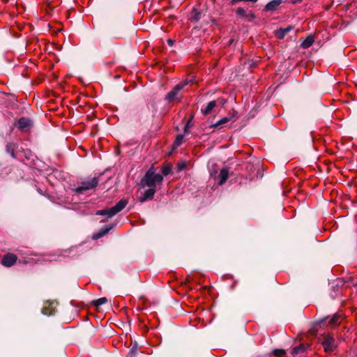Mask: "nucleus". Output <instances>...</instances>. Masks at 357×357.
Listing matches in <instances>:
<instances>
[{
	"label": "nucleus",
	"mask_w": 357,
	"mask_h": 357,
	"mask_svg": "<svg viewBox=\"0 0 357 357\" xmlns=\"http://www.w3.org/2000/svg\"><path fill=\"white\" fill-rule=\"evenodd\" d=\"M163 176L161 174H155L153 167H151L145 174V176L141 181L143 186H147L151 188H155L156 184H161Z\"/></svg>",
	"instance_id": "f257e3e1"
},
{
	"label": "nucleus",
	"mask_w": 357,
	"mask_h": 357,
	"mask_svg": "<svg viewBox=\"0 0 357 357\" xmlns=\"http://www.w3.org/2000/svg\"><path fill=\"white\" fill-rule=\"evenodd\" d=\"M193 82V79H185L176 84L172 91H170L166 96V100L168 101L177 100L180 102L181 100V96L180 91L184 88V86Z\"/></svg>",
	"instance_id": "f03ea898"
},
{
	"label": "nucleus",
	"mask_w": 357,
	"mask_h": 357,
	"mask_svg": "<svg viewBox=\"0 0 357 357\" xmlns=\"http://www.w3.org/2000/svg\"><path fill=\"white\" fill-rule=\"evenodd\" d=\"M128 202L125 199L120 200L115 206L105 210H100L96 212V215H107L112 218L116 213L122 211L127 205Z\"/></svg>",
	"instance_id": "7ed1b4c3"
},
{
	"label": "nucleus",
	"mask_w": 357,
	"mask_h": 357,
	"mask_svg": "<svg viewBox=\"0 0 357 357\" xmlns=\"http://www.w3.org/2000/svg\"><path fill=\"white\" fill-rule=\"evenodd\" d=\"M321 344L326 353L333 352L337 347L335 340L330 334L324 335Z\"/></svg>",
	"instance_id": "20e7f679"
},
{
	"label": "nucleus",
	"mask_w": 357,
	"mask_h": 357,
	"mask_svg": "<svg viewBox=\"0 0 357 357\" xmlns=\"http://www.w3.org/2000/svg\"><path fill=\"white\" fill-rule=\"evenodd\" d=\"M218 172L216 171H211V176L213 177L214 180L218 183V185H223L229 177V169L227 167L222 168L218 175H215Z\"/></svg>",
	"instance_id": "39448f33"
},
{
	"label": "nucleus",
	"mask_w": 357,
	"mask_h": 357,
	"mask_svg": "<svg viewBox=\"0 0 357 357\" xmlns=\"http://www.w3.org/2000/svg\"><path fill=\"white\" fill-rule=\"evenodd\" d=\"M98 180L96 178H93L90 180L83 181L80 186L75 188V192L77 193H82L85 190H91L94 188L98 185Z\"/></svg>",
	"instance_id": "423d86ee"
},
{
	"label": "nucleus",
	"mask_w": 357,
	"mask_h": 357,
	"mask_svg": "<svg viewBox=\"0 0 357 357\" xmlns=\"http://www.w3.org/2000/svg\"><path fill=\"white\" fill-rule=\"evenodd\" d=\"M17 257L14 254H7L1 259V264L6 267H10L17 261Z\"/></svg>",
	"instance_id": "0eeeda50"
},
{
	"label": "nucleus",
	"mask_w": 357,
	"mask_h": 357,
	"mask_svg": "<svg viewBox=\"0 0 357 357\" xmlns=\"http://www.w3.org/2000/svg\"><path fill=\"white\" fill-rule=\"evenodd\" d=\"M155 192H156L155 188H149L148 190L144 191L143 195L139 197V202L142 203L147 200L152 199L154 197Z\"/></svg>",
	"instance_id": "6e6552de"
},
{
	"label": "nucleus",
	"mask_w": 357,
	"mask_h": 357,
	"mask_svg": "<svg viewBox=\"0 0 357 357\" xmlns=\"http://www.w3.org/2000/svg\"><path fill=\"white\" fill-rule=\"evenodd\" d=\"M236 13L241 17L247 18L248 21H252L255 17V15L252 12L247 13L243 8H238L236 10Z\"/></svg>",
	"instance_id": "1a4fd4ad"
},
{
	"label": "nucleus",
	"mask_w": 357,
	"mask_h": 357,
	"mask_svg": "<svg viewBox=\"0 0 357 357\" xmlns=\"http://www.w3.org/2000/svg\"><path fill=\"white\" fill-rule=\"evenodd\" d=\"M281 3L282 0H272L265 6L264 10L275 11Z\"/></svg>",
	"instance_id": "9d476101"
},
{
	"label": "nucleus",
	"mask_w": 357,
	"mask_h": 357,
	"mask_svg": "<svg viewBox=\"0 0 357 357\" xmlns=\"http://www.w3.org/2000/svg\"><path fill=\"white\" fill-rule=\"evenodd\" d=\"M216 105L217 102L215 100L211 101L207 104V105L204 108L202 109V112L204 115H208L213 111Z\"/></svg>",
	"instance_id": "9b49d317"
},
{
	"label": "nucleus",
	"mask_w": 357,
	"mask_h": 357,
	"mask_svg": "<svg viewBox=\"0 0 357 357\" xmlns=\"http://www.w3.org/2000/svg\"><path fill=\"white\" fill-rule=\"evenodd\" d=\"M234 115H231L229 116H226V117H224V118L221 119L220 120L217 121L215 123L211 125V128H217L218 126H222L225 123H228L229 121H234Z\"/></svg>",
	"instance_id": "f8f14e48"
},
{
	"label": "nucleus",
	"mask_w": 357,
	"mask_h": 357,
	"mask_svg": "<svg viewBox=\"0 0 357 357\" xmlns=\"http://www.w3.org/2000/svg\"><path fill=\"white\" fill-rule=\"evenodd\" d=\"M30 121L28 119L23 117L18 120L17 126L20 130H23L25 128H28L30 126Z\"/></svg>",
	"instance_id": "ddd939ff"
},
{
	"label": "nucleus",
	"mask_w": 357,
	"mask_h": 357,
	"mask_svg": "<svg viewBox=\"0 0 357 357\" xmlns=\"http://www.w3.org/2000/svg\"><path fill=\"white\" fill-rule=\"evenodd\" d=\"M314 41V37L310 35L301 43V47L304 49H307L312 45Z\"/></svg>",
	"instance_id": "4468645a"
},
{
	"label": "nucleus",
	"mask_w": 357,
	"mask_h": 357,
	"mask_svg": "<svg viewBox=\"0 0 357 357\" xmlns=\"http://www.w3.org/2000/svg\"><path fill=\"white\" fill-rule=\"evenodd\" d=\"M172 166L169 163H165L161 167V172L163 176H167L172 172Z\"/></svg>",
	"instance_id": "2eb2a0df"
},
{
	"label": "nucleus",
	"mask_w": 357,
	"mask_h": 357,
	"mask_svg": "<svg viewBox=\"0 0 357 357\" xmlns=\"http://www.w3.org/2000/svg\"><path fill=\"white\" fill-rule=\"evenodd\" d=\"M15 145L13 143H8L6 146V151L10 154L13 158H15Z\"/></svg>",
	"instance_id": "dca6fc26"
},
{
	"label": "nucleus",
	"mask_w": 357,
	"mask_h": 357,
	"mask_svg": "<svg viewBox=\"0 0 357 357\" xmlns=\"http://www.w3.org/2000/svg\"><path fill=\"white\" fill-rule=\"evenodd\" d=\"M291 30V26H289L287 28H284V29H281L280 31H278L277 33V37L278 38H283L284 37V36L289 33L290 31Z\"/></svg>",
	"instance_id": "f3484780"
},
{
	"label": "nucleus",
	"mask_w": 357,
	"mask_h": 357,
	"mask_svg": "<svg viewBox=\"0 0 357 357\" xmlns=\"http://www.w3.org/2000/svg\"><path fill=\"white\" fill-rule=\"evenodd\" d=\"M341 316L339 314H335L329 321V324L332 326H335L340 322Z\"/></svg>",
	"instance_id": "a211bd4d"
},
{
	"label": "nucleus",
	"mask_w": 357,
	"mask_h": 357,
	"mask_svg": "<svg viewBox=\"0 0 357 357\" xmlns=\"http://www.w3.org/2000/svg\"><path fill=\"white\" fill-rule=\"evenodd\" d=\"M107 301V299L105 297L100 298L97 300L93 301V303L95 306L99 307L103 304H105Z\"/></svg>",
	"instance_id": "6ab92c4d"
},
{
	"label": "nucleus",
	"mask_w": 357,
	"mask_h": 357,
	"mask_svg": "<svg viewBox=\"0 0 357 357\" xmlns=\"http://www.w3.org/2000/svg\"><path fill=\"white\" fill-rule=\"evenodd\" d=\"M305 345H303V344H301V345H299V346L296 347H294V348L293 351H292V354H293L294 355H297V354H298L299 353H301V352H302V351H305Z\"/></svg>",
	"instance_id": "aec40b11"
},
{
	"label": "nucleus",
	"mask_w": 357,
	"mask_h": 357,
	"mask_svg": "<svg viewBox=\"0 0 357 357\" xmlns=\"http://www.w3.org/2000/svg\"><path fill=\"white\" fill-rule=\"evenodd\" d=\"M273 353L277 357H282L286 352L284 349H275Z\"/></svg>",
	"instance_id": "412c9836"
},
{
	"label": "nucleus",
	"mask_w": 357,
	"mask_h": 357,
	"mask_svg": "<svg viewBox=\"0 0 357 357\" xmlns=\"http://www.w3.org/2000/svg\"><path fill=\"white\" fill-rule=\"evenodd\" d=\"M183 135H177L176 138V140H175V145L176 146H178L181 144V143L183 142Z\"/></svg>",
	"instance_id": "4be33fe9"
},
{
	"label": "nucleus",
	"mask_w": 357,
	"mask_h": 357,
	"mask_svg": "<svg viewBox=\"0 0 357 357\" xmlns=\"http://www.w3.org/2000/svg\"><path fill=\"white\" fill-rule=\"evenodd\" d=\"M109 231V229H106L105 230L100 231L95 237V238H98L102 236H103L105 234H106Z\"/></svg>",
	"instance_id": "5701e85b"
},
{
	"label": "nucleus",
	"mask_w": 357,
	"mask_h": 357,
	"mask_svg": "<svg viewBox=\"0 0 357 357\" xmlns=\"http://www.w3.org/2000/svg\"><path fill=\"white\" fill-rule=\"evenodd\" d=\"M137 352V348L133 347L130 349V352L128 354L129 357H133Z\"/></svg>",
	"instance_id": "b1692460"
},
{
	"label": "nucleus",
	"mask_w": 357,
	"mask_h": 357,
	"mask_svg": "<svg viewBox=\"0 0 357 357\" xmlns=\"http://www.w3.org/2000/svg\"><path fill=\"white\" fill-rule=\"evenodd\" d=\"M186 167V165L185 162H181V163H179L178 164V171H181L183 169H184Z\"/></svg>",
	"instance_id": "393cba45"
},
{
	"label": "nucleus",
	"mask_w": 357,
	"mask_h": 357,
	"mask_svg": "<svg viewBox=\"0 0 357 357\" xmlns=\"http://www.w3.org/2000/svg\"><path fill=\"white\" fill-rule=\"evenodd\" d=\"M258 0H233L232 1V3H234L236 1H250V2H252V3H255L257 2Z\"/></svg>",
	"instance_id": "a878e982"
},
{
	"label": "nucleus",
	"mask_w": 357,
	"mask_h": 357,
	"mask_svg": "<svg viewBox=\"0 0 357 357\" xmlns=\"http://www.w3.org/2000/svg\"><path fill=\"white\" fill-rule=\"evenodd\" d=\"M167 43L169 45H172L174 44V41L171 39H169L167 40Z\"/></svg>",
	"instance_id": "bb28decb"
},
{
	"label": "nucleus",
	"mask_w": 357,
	"mask_h": 357,
	"mask_svg": "<svg viewBox=\"0 0 357 357\" xmlns=\"http://www.w3.org/2000/svg\"><path fill=\"white\" fill-rule=\"evenodd\" d=\"M189 123H190V121H189V122H188V123H187V124H186V126H185V132H186V131H187Z\"/></svg>",
	"instance_id": "cd10ccee"
},
{
	"label": "nucleus",
	"mask_w": 357,
	"mask_h": 357,
	"mask_svg": "<svg viewBox=\"0 0 357 357\" xmlns=\"http://www.w3.org/2000/svg\"><path fill=\"white\" fill-rule=\"evenodd\" d=\"M301 1V0H292V2H293L294 3H295L296 2H297V1Z\"/></svg>",
	"instance_id": "c85d7f7f"
}]
</instances>
